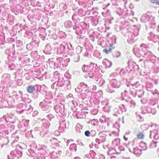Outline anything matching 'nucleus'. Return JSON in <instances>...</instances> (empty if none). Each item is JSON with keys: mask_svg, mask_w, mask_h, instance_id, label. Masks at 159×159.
Returning a JSON list of instances; mask_svg holds the SVG:
<instances>
[{"mask_svg": "<svg viewBox=\"0 0 159 159\" xmlns=\"http://www.w3.org/2000/svg\"><path fill=\"white\" fill-rule=\"evenodd\" d=\"M96 66V64L91 62L89 65H83L81 67V70L84 72H89L88 75V77L95 81L96 84H99L100 86H102L105 81L103 79L101 78L102 77V75L96 70L94 68Z\"/></svg>", "mask_w": 159, "mask_h": 159, "instance_id": "obj_1", "label": "nucleus"}, {"mask_svg": "<svg viewBox=\"0 0 159 159\" xmlns=\"http://www.w3.org/2000/svg\"><path fill=\"white\" fill-rule=\"evenodd\" d=\"M121 33L124 36L128 38L127 42L129 44H131L135 42V35L129 30L126 28L122 29L121 30Z\"/></svg>", "mask_w": 159, "mask_h": 159, "instance_id": "obj_2", "label": "nucleus"}, {"mask_svg": "<svg viewBox=\"0 0 159 159\" xmlns=\"http://www.w3.org/2000/svg\"><path fill=\"white\" fill-rule=\"evenodd\" d=\"M110 84L112 87L110 85H107V91L110 93H112L115 92L113 88H118L120 87L121 83L119 80L116 79L111 80L110 81Z\"/></svg>", "mask_w": 159, "mask_h": 159, "instance_id": "obj_3", "label": "nucleus"}, {"mask_svg": "<svg viewBox=\"0 0 159 159\" xmlns=\"http://www.w3.org/2000/svg\"><path fill=\"white\" fill-rule=\"evenodd\" d=\"M22 151L19 150L18 147H17L15 150L11 151L8 155V159H14L16 157L17 158H20L22 157Z\"/></svg>", "mask_w": 159, "mask_h": 159, "instance_id": "obj_4", "label": "nucleus"}, {"mask_svg": "<svg viewBox=\"0 0 159 159\" xmlns=\"http://www.w3.org/2000/svg\"><path fill=\"white\" fill-rule=\"evenodd\" d=\"M126 111V109L125 105L122 104L113 109V115L115 116H118L119 115L122 114L123 112H125Z\"/></svg>", "mask_w": 159, "mask_h": 159, "instance_id": "obj_5", "label": "nucleus"}, {"mask_svg": "<svg viewBox=\"0 0 159 159\" xmlns=\"http://www.w3.org/2000/svg\"><path fill=\"white\" fill-rule=\"evenodd\" d=\"M50 125V123L49 122L42 124V130L40 131V135L42 137H44L47 135L48 136H50V134H48V132L47 129L49 127Z\"/></svg>", "mask_w": 159, "mask_h": 159, "instance_id": "obj_6", "label": "nucleus"}, {"mask_svg": "<svg viewBox=\"0 0 159 159\" xmlns=\"http://www.w3.org/2000/svg\"><path fill=\"white\" fill-rule=\"evenodd\" d=\"M147 47L146 44H142L140 45V50L137 48L134 49V52L135 55L138 57H143L144 50H145Z\"/></svg>", "mask_w": 159, "mask_h": 159, "instance_id": "obj_7", "label": "nucleus"}, {"mask_svg": "<svg viewBox=\"0 0 159 159\" xmlns=\"http://www.w3.org/2000/svg\"><path fill=\"white\" fill-rule=\"evenodd\" d=\"M54 109L59 115H64L65 114L66 110L65 109L64 105L62 104L56 105L54 107Z\"/></svg>", "mask_w": 159, "mask_h": 159, "instance_id": "obj_8", "label": "nucleus"}, {"mask_svg": "<svg viewBox=\"0 0 159 159\" xmlns=\"http://www.w3.org/2000/svg\"><path fill=\"white\" fill-rule=\"evenodd\" d=\"M44 97V101L46 104L49 105L54 104L55 100L53 99V95L51 93H47Z\"/></svg>", "mask_w": 159, "mask_h": 159, "instance_id": "obj_9", "label": "nucleus"}, {"mask_svg": "<svg viewBox=\"0 0 159 159\" xmlns=\"http://www.w3.org/2000/svg\"><path fill=\"white\" fill-rule=\"evenodd\" d=\"M41 87V85L37 84L35 85L34 86L30 85L27 86L26 90L28 93L31 94L33 93L35 91H40V89Z\"/></svg>", "mask_w": 159, "mask_h": 159, "instance_id": "obj_10", "label": "nucleus"}, {"mask_svg": "<svg viewBox=\"0 0 159 159\" xmlns=\"http://www.w3.org/2000/svg\"><path fill=\"white\" fill-rule=\"evenodd\" d=\"M3 119L7 123L9 122L12 124H14L16 121V119L14 116H11L8 115H4L3 116L2 118H0V122H2Z\"/></svg>", "mask_w": 159, "mask_h": 159, "instance_id": "obj_11", "label": "nucleus"}, {"mask_svg": "<svg viewBox=\"0 0 159 159\" xmlns=\"http://www.w3.org/2000/svg\"><path fill=\"white\" fill-rule=\"evenodd\" d=\"M147 48L145 50H144L143 55V57L146 58L147 59H151L152 57L153 56L152 53L148 50L149 49V47L146 45Z\"/></svg>", "mask_w": 159, "mask_h": 159, "instance_id": "obj_12", "label": "nucleus"}, {"mask_svg": "<svg viewBox=\"0 0 159 159\" xmlns=\"http://www.w3.org/2000/svg\"><path fill=\"white\" fill-rule=\"evenodd\" d=\"M122 100H124L126 102L125 105L126 106H128L131 107H134L135 105V102L132 100L131 98H122Z\"/></svg>", "mask_w": 159, "mask_h": 159, "instance_id": "obj_13", "label": "nucleus"}, {"mask_svg": "<svg viewBox=\"0 0 159 159\" xmlns=\"http://www.w3.org/2000/svg\"><path fill=\"white\" fill-rule=\"evenodd\" d=\"M149 34V35L148 37L149 40L152 41L155 43L158 41L159 38L157 35L153 33L152 32H151Z\"/></svg>", "mask_w": 159, "mask_h": 159, "instance_id": "obj_14", "label": "nucleus"}, {"mask_svg": "<svg viewBox=\"0 0 159 159\" xmlns=\"http://www.w3.org/2000/svg\"><path fill=\"white\" fill-rule=\"evenodd\" d=\"M38 42L33 41L30 42L29 44L26 45V48L29 50H31L35 49L38 47Z\"/></svg>", "mask_w": 159, "mask_h": 159, "instance_id": "obj_15", "label": "nucleus"}, {"mask_svg": "<svg viewBox=\"0 0 159 159\" xmlns=\"http://www.w3.org/2000/svg\"><path fill=\"white\" fill-rule=\"evenodd\" d=\"M68 55L70 56V59L75 62H78L80 61V56L78 54L75 53L73 52H69Z\"/></svg>", "mask_w": 159, "mask_h": 159, "instance_id": "obj_16", "label": "nucleus"}, {"mask_svg": "<svg viewBox=\"0 0 159 159\" xmlns=\"http://www.w3.org/2000/svg\"><path fill=\"white\" fill-rule=\"evenodd\" d=\"M154 18V17L152 16L151 15L150 16L148 15L146 13L143 14L142 16L141 20L143 22L145 23L148 21L149 19L153 20Z\"/></svg>", "mask_w": 159, "mask_h": 159, "instance_id": "obj_17", "label": "nucleus"}, {"mask_svg": "<svg viewBox=\"0 0 159 159\" xmlns=\"http://www.w3.org/2000/svg\"><path fill=\"white\" fill-rule=\"evenodd\" d=\"M39 106L42 110L47 112L49 111L51 109V106H49L48 104H46L43 102L40 103Z\"/></svg>", "mask_w": 159, "mask_h": 159, "instance_id": "obj_18", "label": "nucleus"}, {"mask_svg": "<svg viewBox=\"0 0 159 159\" xmlns=\"http://www.w3.org/2000/svg\"><path fill=\"white\" fill-rule=\"evenodd\" d=\"M73 28L74 30H75V32L76 34L79 36H83L85 32V31L82 30L81 28L76 26L73 27Z\"/></svg>", "mask_w": 159, "mask_h": 159, "instance_id": "obj_19", "label": "nucleus"}, {"mask_svg": "<svg viewBox=\"0 0 159 159\" xmlns=\"http://www.w3.org/2000/svg\"><path fill=\"white\" fill-rule=\"evenodd\" d=\"M68 104L72 110L73 111H75L77 108H76V107L77 106V102L74 100L70 101Z\"/></svg>", "mask_w": 159, "mask_h": 159, "instance_id": "obj_20", "label": "nucleus"}, {"mask_svg": "<svg viewBox=\"0 0 159 159\" xmlns=\"http://www.w3.org/2000/svg\"><path fill=\"white\" fill-rule=\"evenodd\" d=\"M24 108H25V104L19 103L17 106L16 111L19 114L21 113L24 111Z\"/></svg>", "mask_w": 159, "mask_h": 159, "instance_id": "obj_21", "label": "nucleus"}, {"mask_svg": "<svg viewBox=\"0 0 159 159\" xmlns=\"http://www.w3.org/2000/svg\"><path fill=\"white\" fill-rule=\"evenodd\" d=\"M65 128H66V121L65 120H61L60 121V124L59 130L61 132H62L64 131Z\"/></svg>", "mask_w": 159, "mask_h": 159, "instance_id": "obj_22", "label": "nucleus"}, {"mask_svg": "<svg viewBox=\"0 0 159 159\" xmlns=\"http://www.w3.org/2000/svg\"><path fill=\"white\" fill-rule=\"evenodd\" d=\"M22 94V92L21 91H19L17 94L13 95L12 98L15 102L19 101L20 100Z\"/></svg>", "mask_w": 159, "mask_h": 159, "instance_id": "obj_23", "label": "nucleus"}, {"mask_svg": "<svg viewBox=\"0 0 159 159\" xmlns=\"http://www.w3.org/2000/svg\"><path fill=\"white\" fill-rule=\"evenodd\" d=\"M24 111H26L27 114H30L33 110V107L29 104H25Z\"/></svg>", "mask_w": 159, "mask_h": 159, "instance_id": "obj_24", "label": "nucleus"}, {"mask_svg": "<svg viewBox=\"0 0 159 159\" xmlns=\"http://www.w3.org/2000/svg\"><path fill=\"white\" fill-rule=\"evenodd\" d=\"M0 130L2 131L6 130L7 127L6 121L3 119V122H0Z\"/></svg>", "mask_w": 159, "mask_h": 159, "instance_id": "obj_25", "label": "nucleus"}, {"mask_svg": "<svg viewBox=\"0 0 159 159\" xmlns=\"http://www.w3.org/2000/svg\"><path fill=\"white\" fill-rule=\"evenodd\" d=\"M105 68H109L112 65V62L107 59H104L102 62Z\"/></svg>", "mask_w": 159, "mask_h": 159, "instance_id": "obj_26", "label": "nucleus"}, {"mask_svg": "<svg viewBox=\"0 0 159 159\" xmlns=\"http://www.w3.org/2000/svg\"><path fill=\"white\" fill-rule=\"evenodd\" d=\"M149 137L151 139L153 138L154 139H156L158 133L156 130H151L150 132Z\"/></svg>", "mask_w": 159, "mask_h": 159, "instance_id": "obj_27", "label": "nucleus"}, {"mask_svg": "<svg viewBox=\"0 0 159 159\" xmlns=\"http://www.w3.org/2000/svg\"><path fill=\"white\" fill-rule=\"evenodd\" d=\"M70 58H65L63 59L61 61V64L63 67H66L68 65V63L70 61Z\"/></svg>", "mask_w": 159, "mask_h": 159, "instance_id": "obj_28", "label": "nucleus"}, {"mask_svg": "<svg viewBox=\"0 0 159 159\" xmlns=\"http://www.w3.org/2000/svg\"><path fill=\"white\" fill-rule=\"evenodd\" d=\"M129 68L130 69V70H132V69H138L139 67L136 65L135 63L133 62H129L128 63Z\"/></svg>", "mask_w": 159, "mask_h": 159, "instance_id": "obj_29", "label": "nucleus"}, {"mask_svg": "<svg viewBox=\"0 0 159 159\" xmlns=\"http://www.w3.org/2000/svg\"><path fill=\"white\" fill-rule=\"evenodd\" d=\"M15 102L12 97H10L8 98L7 103L10 106L12 107L15 106Z\"/></svg>", "mask_w": 159, "mask_h": 159, "instance_id": "obj_30", "label": "nucleus"}, {"mask_svg": "<svg viewBox=\"0 0 159 159\" xmlns=\"http://www.w3.org/2000/svg\"><path fill=\"white\" fill-rule=\"evenodd\" d=\"M64 84V81L62 80L59 79L57 83L55 82L54 83L53 86H56L58 87H61L63 86Z\"/></svg>", "mask_w": 159, "mask_h": 159, "instance_id": "obj_31", "label": "nucleus"}, {"mask_svg": "<svg viewBox=\"0 0 159 159\" xmlns=\"http://www.w3.org/2000/svg\"><path fill=\"white\" fill-rule=\"evenodd\" d=\"M120 74L124 80H126L127 76V74L124 69H121L120 71Z\"/></svg>", "mask_w": 159, "mask_h": 159, "instance_id": "obj_32", "label": "nucleus"}, {"mask_svg": "<svg viewBox=\"0 0 159 159\" xmlns=\"http://www.w3.org/2000/svg\"><path fill=\"white\" fill-rule=\"evenodd\" d=\"M121 95L122 98H124V97H125L122 98H131L130 95L126 90H125L123 93H121Z\"/></svg>", "mask_w": 159, "mask_h": 159, "instance_id": "obj_33", "label": "nucleus"}, {"mask_svg": "<svg viewBox=\"0 0 159 159\" xmlns=\"http://www.w3.org/2000/svg\"><path fill=\"white\" fill-rule=\"evenodd\" d=\"M80 26L81 29L83 30H87L89 28V25L87 23L83 22L81 23Z\"/></svg>", "mask_w": 159, "mask_h": 159, "instance_id": "obj_34", "label": "nucleus"}, {"mask_svg": "<svg viewBox=\"0 0 159 159\" xmlns=\"http://www.w3.org/2000/svg\"><path fill=\"white\" fill-rule=\"evenodd\" d=\"M96 155V153L93 151H91L89 152V154L88 155V156H86L85 159L89 158V156H90L92 159H94L95 156Z\"/></svg>", "mask_w": 159, "mask_h": 159, "instance_id": "obj_35", "label": "nucleus"}, {"mask_svg": "<svg viewBox=\"0 0 159 159\" xmlns=\"http://www.w3.org/2000/svg\"><path fill=\"white\" fill-rule=\"evenodd\" d=\"M144 93V91L142 90H137L135 92V96H138L139 98H141Z\"/></svg>", "mask_w": 159, "mask_h": 159, "instance_id": "obj_36", "label": "nucleus"}, {"mask_svg": "<svg viewBox=\"0 0 159 159\" xmlns=\"http://www.w3.org/2000/svg\"><path fill=\"white\" fill-rule=\"evenodd\" d=\"M64 25L65 27L67 28H70L72 27V26L74 27L73 25L72 22L69 20L66 21L64 23Z\"/></svg>", "mask_w": 159, "mask_h": 159, "instance_id": "obj_37", "label": "nucleus"}, {"mask_svg": "<svg viewBox=\"0 0 159 159\" xmlns=\"http://www.w3.org/2000/svg\"><path fill=\"white\" fill-rule=\"evenodd\" d=\"M39 91H37L35 92H33L32 94V97L34 98V99H37L38 97L39 98V99H40L41 98V97H42V96L43 97V94H40L39 95Z\"/></svg>", "mask_w": 159, "mask_h": 159, "instance_id": "obj_38", "label": "nucleus"}, {"mask_svg": "<svg viewBox=\"0 0 159 159\" xmlns=\"http://www.w3.org/2000/svg\"><path fill=\"white\" fill-rule=\"evenodd\" d=\"M59 154H58L57 152H53L50 155V157L51 159H55L59 157Z\"/></svg>", "mask_w": 159, "mask_h": 159, "instance_id": "obj_39", "label": "nucleus"}, {"mask_svg": "<svg viewBox=\"0 0 159 159\" xmlns=\"http://www.w3.org/2000/svg\"><path fill=\"white\" fill-rule=\"evenodd\" d=\"M27 154L30 157L32 156V157H33L34 158H35L36 154L34 150H29L28 151V153Z\"/></svg>", "mask_w": 159, "mask_h": 159, "instance_id": "obj_40", "label": "nucleus"}, {"mask_svg": "<svg viewBox=\"0 0 159 159\" xmlns=\"http://www.w3.org/2000/svg\"><path fill=\"white\" fill-rule=\"evenodd\" d=\"M99 139H100V141L102 143L106 141V136L105 135L103 134L102 133H99Z\"/></svg>", "mask_w": 159, "mask_h": 159, "instance_id": "obj_41", "label": "nucleus"}, {"mask_svg": "<svg viewBox=\"0 0 159 159\" xmlns=\"http://www.w3.org/2000/svg\"><path fill=\"white\" fill-rule=\"evenodd\" d=\"M151 109L150 108L145 107L142 111V113L143 114L150 113L151 112Z\"/></svg>", "mask_w": 159, "mask_h": 159, "instance_id": "obj_42", "label": "nucleus"}, {"mask_svg": "<svg viewBox=\"0 0 159 159\" xmlns=\"http://www.w3.org/2000/svg\"><path fill=\"white\" fill-rule=\"evenodd\" d=\"M76 148V144L75 143H73L70 145L69 148L72 151L76 152L77 150Z\"/></svg>", "mask_w": 159, "mask_h": 159, "instance_id": "obj_43", "label": "nucleus"}, {"mask_svg": "<svg viewBox=\"0 0 159 159\" xmlns=\"http://www.w3.org/2000/svg\"><path fill=\"white\" fill-rule=\"evenodd\" d=\"M133 153L137 156H139L141 153V151L137 148H133Z\"/></svg>", "mask_w": 159, "mask_h": 159, "instance_id": "obj_44", "label": "nucleus"}, {"mask_svg": "<svg viewBox=\"0 0 159 159\" xmlns=\"http://www.w3.org/2000/svg\"><path fill=\"white\" fill-rule=\"evenodd\" d=\"M31 56L34 58H38L39 56L38 55V52L36 51H32L30 53Z\"/></svg>", "mask_w": 159, "mask_h": 159, "instance_id": "obj_45", "label": "nucleus"}, {"mask_svg": "<svg viewBox=\"0 0 159 159\" xmlns=\"http://www.w3.org/2000/svg\"><path fill=\"white\" fill-rule=\"evenodd\" d=\"M112 54L114 57L117 58L120 57L121 53L118 51H113Z\"/></svg>", "mask_w": 159, "mask_h": 159, "instance_id": "obj_46", "label": "nucleus"}, {"mask_svg": "<svg viewBox=\"0 0 159 159\" xmlns=\"http://www.w3.org/2000/svg\"><path fill=\"white\" fill-rule=\"evenodd\" d=\"M65 48V46L62 44H61L60 47L58 48V51L59 52L61 53H62L64 51Z\"/></svg>", "mask_w": 159, "mask_h": 159, "instance_id": "obj_47", "label": "nucleus"}, {"mask_svg": "<svg viewBox=\"0 0 159 159\" xmlns=\"http://www.w3.org/2000/svg\"><path fill=\"white\" fill-rule=\"evenodd\" d=\"M123 9H122L120 8H117L116 10V13L120 16L122 15L124 12Z\"/></svg>", "mask_w": 159, "mask_h": 159, "instance_id": "obj_48", "label": "nucleus"}, {"mask_svg": "<svg viewBox=\"0 0 159 159\" xmlns=\"http://www.w3.org/2000/svg\"><path fill=\"white\" fill-rule=\"evenodd\" d=\"M85 116L86 115L85 114L81 113V112H79L76 114V116L78 118H84L85 117Z\"/></svg>", "mask_w": 159, "mask_h": 159, "instance_id": "obj_49", "label": "nucleus"}, {"mask_svg": "<svg viewBox=\"0 0 159 159\" xmlns=\"http://www.w3.org/2000/svg\"><path fill=\"white\" fill-rule=\"evenodd\" d=\"M82 48L80 46H78L76 48V54H78L79 55L80 53L82 51Z\"/></svg>", "mask_w": 159, "mask_h": 159, "instance_id": "obj_50", "label": "nucleus"}, {"mask_svg": "<svg viewBox=\"0 0 159 159\" xmlns=\"http://www.w3.org/2000/svg\"><path fill=\"white\" fill-rule=\"evenodd\" d=\"M63 59L61 57L57 58L56 63L57 64L58 66H60L61 65L62 63L61 61Z\"/></svg>", "mask_w": 159, "mask_h": 159, "instance_id": "obj_51", "label": "nucleus"}, {"mask_svg": "<svg viewBox=\"0 0 159 159\" xmlns=\"http://www.w3.org/2000/svg\"><path fill=\"white\" fill-rule=\"evenodd\" d=\"M140 146L143 148V150H145L147 149L146 144L144 142L140 143Z\"/></svg>", "mask_w": 159, "mask_h": 159, "instance_id": "obj_52", "label": "nucleus"}, {"mask_svg": "<svg viewBox=\"0 0 159 159\" xmlns=\"http://www.w3.org/2000/svg\"><path fill=\"white\" fill-rule=\"evenodd\" d=\"M149 127V126L148 124H144L142 125L141 126V128L143 130H145L148 128Z\"/></svg>", "mask_w": 159, "mask_h": 159, "instance_id": "obj_53", "label": "nucleus"}, {"mask_svg": "<svg viewBox=\"0 0 159 159\" xmlns=\"http://www.w3.org/2000/svg\"><path fill=\"white\" fill-rule=\"evenodd\" d=\"M75 90L76 92L78 93L82 92L83 90V89L81 88L80 85L79 84L77 88H75Z\"/></svg>", "mask_w": 159, "mask_h": 159, "instance_id": "obj_54", "label": "nucleus"}, {"mask_svg": "<svg viewBox=\"0 0 159 159\" xmlns=\"http://www.w3.org/2000/svg\"><path fill=\"white\" fill-rule=\"evenodd\" d=\"M80 85L83 89H85L86 90L87 89V88H88V86L86 84H85L83 83H80Z\"/></svg>", "mask_w": 159, "mask_h": 159, "instance_id": "obj_55", "label": "nucleus"}, {"mask_svg": "<svg viewBox=\"0 0 159 159\" xmlns=\"http://www.w3.org/2000/svg\"><path fill=\"white\" fill-rule=\"evenodd\" d=\"M34 159H45V157L43 155H41L39 156L37 155L35 157V158H34Z\"/></svg>", "mask_w": 159, "mask_h": 159, "instance_id": "obj_56", "label": "nucleus"}, {"mask_svg": "<svg viewBox=\"0 0 159 159\" xmlns=\"http://www.w3.org/2000/svg\"><path fill=\"white\" fill-rule=\"evenodd\" d=\"M51 50V47L49 44H47L46 45L45 50H43V52L49 51Z\"/></svg>", "mask_w": 159, "mask_h": 159, "instance_id": "obj_57", "label": "nucleus"}, {"mask_svg": "<svg viewBox=\"0 0 159 159\" xmlns=\"http://www.w3.org/2000/svg\"><path fill=\"white\" fill-rule=\"evenodd\" d=\"M144 136L143 133L142 132H139L137 135V137L138 139H140L143 138Z\"/></svg>", "mask_w": 159, "mask_h": 159, "instance_id": "obj_58", "label": "nucleus"}, {"mask_svg": "<svg viewBox=\"0 0 159 159\" xmlns=\"http://www.w3.org/2000/svg\"><path fill=\"white\" fill-rule=\"evenodd\" d=\"M130 94L133 96L135 97V92L133 88H131L129 90Z\"/></svg>", "mask_w": 159, "mask_h": 159, "instance_id": "obj_59", "label": "nucleus"}, {"mask_svg": "<svg viewBox=\"0 0 159 159\" xmlns=\"http://www.w3.org/2000/svg\"><path fill=\"white\" fill-rule=\"evenodd\" d=\"M46 117L50 121H51L52 118H54V116L51 114H49L47 115Z\"/></svg>", "mask_w": 159, "mask_h": 159, "instance_id": "obj_60", "label": "nucleus"}, {"mask_svg": "<svg viewBox=\"0 0 159 159\" xmlns=\"http://www.w3.org/2000/svg\"><path fill=\"white\" fill-rule=\"evenodd\" d=\"M98 22L97 19H93L92 22V24L94 26H96L98 24Z\"/></svg>", "mask_w": 159, "mask_h": 159, "instance_id": "obj_61", "label": "nucleus"}, {"mask_svg": "<svg viewBox=\"0 0 159 159\" xmlns=\"http://www.w3.org/2000/svg\"><path fill=\"white\" fill-rule=\"evenodd\" d=\"M68 49L69 50V51H68V53H69V52H73V51L74 49V48H73L72 45L71 44H70L68 46Z\"/></svg>", "mask_w": 159, "mask_h": 159, "instance_id": "obj_62", "label": "nucleus"}, {"mask_svg": "<svg viewBox=\"0 0 159 159\" xmlns=\"http://www.w3.org/2000/svg\"><path fill=\"white\" fill-rule=\"evenodd\" d=\"M80 112L81 113L85 114V115L88 113V110L86 108L81 109Z\"/></svg>", "mask_w": 159, "mask_h": 159, "instance_id": "obj_63", "label": "nucleus"}, {"mask_svg": "<svg viewBox=\"0 0 159 159\" xmlns=\"http://www.w3.org/2000/svg\"><path fill=\"white\" fill-rule=\"evenodd\" d=\"M100 121L102 123L106 122V120L105 117L104 116H102L100 119Z\"/></svg>", "mask_w": 159, "mask_h": 159, "instance_id": "obj_64", "label": "nucleus"}]
</instances>
